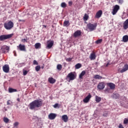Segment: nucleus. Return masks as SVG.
Instances as JSON below:
<instances>
[{"label": "nucleus", "mask_w": 128, "mask_h": 128, "mask_svg": "<svg viewBox=\"0 0 128 128\" xmlns=\"http://www.w3.org/2000/svg\"><path fill=\"white\" fill-rule=\"evenodd\" d=\"M128 124V118H125L124 120V124Z\"/></svg>", "instance_id": "e433bc0d"}, {"label": "nucleus", "mask_w": 128, "mask_h": 128, "mask_svg": "<svg viewBox=\"0 0 128 128\" xmlns=\"http://www.w3.org/2000/svg\"><path fill=\"white\" fill-rule=\"evenodd\" d=\"M122 41L124 42H128V36L125 35L122 37Z\"/></svg>", "instance_id": "b1692460"}, {"label": "nucleus", "mask_w": 128, "mask_h": 128, "mask_svg": "<svg viewBox=\"0 0 128 128\" xmlns=\"http://www.w3.org/2000/svg\"><path fill=\"white\" fill-rule=\"evenodd\" d=\"M102 39H99L96 41V44H102Z\"/></svg>", "instance_id": "72a5a7b5"}, {"label": "nucleus", "mask_w": 128, "mask_h": 128, "mask_svg": "<svg viewBox=\"0 0 128 128\" xmlns=\"http://www.w3.org/2000/svg\"><path fill=\"white\" fill-rule=\"evenodd\" d=\"M49 120H54L56 118V114L54 113H50L48 115Z\"/></svg>", "instance_id": "dca6fc26"}, {"label": "nucleus", "mask_w": 128, "mask_h": 128, "mask_svg": "<svg viewBox=\"0 0 128 128\" xmlns=\"http://www.w3.org/2000/svg\"><path fill=\"white\" fill-rule=\"evenodd\" d=\"M72 58H70L66 59V62H72Z\"/></svg>", "instance_id": "c03bdc74"}, {"label": "nucleus", "mask_w": 128, "mask_h": 128, "mask_svg": "<svg viewBox=\"0 0 128 128\" xmlns=\"http://www.w3.org/2000/svg\"><path fill=\"white\" fill-rule=\"evenodd\" d=\"M14 56H16V53H14Z\"/></svg>", "instance_id": "5fc2aeb1"}, {"label": "nucleus", "mask_w": 128, "mask_h": 128, "mask_svg": "<svg viewBox=\"0 0 128 128\" xmlns=\"http://www.w3.org/2000/svg\"><path fill=\"white\" fill-rule=\"evenodd\" d=\"M102 100V98L98 96H96V102H100Z\"/></svg>", "instance_id": "c756f323"}, {"label": "nucleus", "mask_w": 128, "mask_h": 128, "mask_svg": "<svg viewBox=\"0 0 128 128\" xmlns=\"http://www.w3.org/2000/svg\"><path fill=\"white\" fill-rule=\"evenodd\" d=\"M35 48H36V50H38V48H40L41 46H42V44H40V43H36L35 44Z\"/></svg>", "instance_id": "bb28decb"}, {"label": "nucleus", "mask_w": 128, "mask_h": 128, "mask_svg": "<svg viewBox=\"0 0 128 128\" xmlns=\"http://www.w3.org/2000/svg\"><path fill=\"white\" fill-rule=\"evenodd\" d=\"M19 22H22V20H19Z\"/></svg>", "instance_id": "6e6d98bb"}, {"label": "nucleus", "mask_w": 128, "mask_h": 128, "mask_svg": "<svg viewBox=\"0 0 128 128\" xmlns=\"http://www.w3.org/2000/svg\"><path fill=\"white\" fill-rule=\"evenodd\" d=\"M118 4H122V2H124V0H118Z\"/></svg>", "instance_id": "79ce46f5"}, {"label": "nucleus", "mask_w": 128, "mask_h": 128, "mask_svg": "<svg viewBox=\"0 0 128 128\" xmlns=\"http://www.w3.org/2000/svg\"><path fill=\"white\" fill-rule=\"evenodd\" d=\"M106 86V84L102 82L100 83L98 86V90H104Z\"/></svg>", "instance_id": "4468645a"}, {"label": "nucleus", "mask_w": 128, "mask_h": 128, "mask_svg": "<svg viewBox=\"0 0 128 128\" xmlns=\"http://www.w3.org/2000/svg\"><path fill=\"white\" fill-rule=\"evenodd\" d=\"M61 8H66V4L64 2H62V3H61Z\"/></svg>", "instance_id": "473e14b6"}, {"label": "nucleus", "mask_w": 128, "mask_h": 128, "mask_svg": "<svg viewBox=\"0 0 128 128\" xmlns=\"http://www.w3.org/2000/svg\"><path fill=\"white\" fill-rule=\"evenodd\" d=\"M126 70H128V64H125L124 68L120 71V72L122 74V72H126Z\"/></svg>", "instance_id": "6ab92c4d"}, {"label": "nucleus", "mask_w": 128, "mask_h": 128, "mask_svg": "<svg viewBox=\"0 0 128 128\" xmlns=\"http://www.w3.org/2000/svg\"><path fill=\"white\" fill-rule=\"evenodd\" d=\"M28 72L26 70H23L24 76H26V74H28Z\"/></svg>", "instance_id": "ea45409f"}, {"label": "nucleus", "mask_w": 128, "mask_h": 128, "mask_svg": "<svg viewBox=\"0 0 128 128\" xmlns=\"http://www.w3.org/2000/svg\"><path fill=\"white\" fill-rule=\"evenodd\" d=\"M54 40H48L46 48H48V50L52 48V46H54Z\"/></svg>", "instance_id": "1a4fd4ad"}, {"label": "nucleus", "mask_w": 128, "mask_h": 128, "mask_svg": "<svg viewBox=\"0 0 128 128\" xmlns=\"http://www.w3.org/2000/svg\"><path fill=\"white\" fill-rule=\"evenodd\" d=\"M7 104L8 106L10 105V100H9L7 102Z\"/></svg>", "instance_id": "8fccbe9b"}, {"label": "nucleus", "mask_w": 128, "mask_h": 128, "mask_svg": "<svg viewBox=\"0 0 128 128\" xmlns=\"http://www.w3.org/2000/svg\"><path fill=\"white\" fill-rule=\"evenodd\" d=\"M118 128H124V126H123L122 124H119Z\"/></svg>", "instance_id": "3c124183"}, {"label": "nucleus", "mask_w": 128, "mask_h": 128, "mask_svg": "<svg viewBox=\"0 0 128 128\" xmlns=\"http://www.w3.org/2000/svg\"><path fill=\"white\" fill-rule=\"evenodd\" d=\"M73 36L75 38L80 36H82V31H80V30H77L74 32Z\"/></svg>", "instance_id": "f8f14e48"}, {"label": "nucleus", "mask_w": 128, "mask_h": 128, "mask_svg": "<svg viewBox=\"0 0 128 128\" xmlns=\"http://www.w3.org/2000/svg\"><path fill=\"white\" fill-rule=\"evenodd\" d=\"M4 28L6 30H12V28H14V22L12 21H9L8 22H5L4 24Z\"/></svg>", "instance_id": "7ed1b4c3"}, {"label": "nucleus", "mask_w": 128, "mask_h": 128, "mask_svg": "<svg viewBox=\"0 0 128 128\" xmlns=\"http://www.w3.org/2000/svg\"><path fill=\"white\" fill-rule=\"evenodd\" d=\"M8 90V92H10V94H12V92H18V90H16V89H14L12 88H9Z\"/></svg>", "instance_id": "5701e85b"}, {"label": "nucleus", "mask_w": 128, "mask_h": 128, "mask_svg": "<svg viewBox=\"0 0 128 128\" xmlns=\"http://www.w3.org/2000/svg\"><path fill=\"white\" fill-rule=\"evenodd\" d=\"M1 50L3 54H6V51L8 52L10 51V46L4 45L1 48Z\"/></svg>", "instance_id": "423d86ee"}, {"label": "nucleus", "mask_w": 128, "mask_h": 128, "mask_svg": "<svg viewBox=\"0 0 128 128\" xmlns=\"http://www.w3.org/2000/svg\"><path fill=\"white\" fill-rule=\"evenodd\" d=\"M102 116H104V117L108 116V113H106V112H104V113L103 114H102Z\"/></svg>", "instance_id": "09e8293b"}, {"label": "nucleus", "mask_w": 128, "mask_h": 128, "mask_svg": "<svg viewBox=\"0 0 128 128\" xmlns=\"http://www.w3.org/2000/svg\"><path fill=\"white\" fill-rule=\"evenodd\" d=\"M88 20V14H85L84 18V20Z\"/></svg>", "instance_id": "f704fd0d"}, {"label": "nucleus", "mask_w": 128, "mask_h": 128, "mask_svg": "<svg viewBox=\"0 0 128 128\" xmlns=\"http://www.w3.org/2000/svg\"><path fill=\"white\" fill-rule=\"evenodd\" d=\"M96 54L92 53L90 54V60H96Z\"/></svg>", "instance_id": "412c9836"}, {"label": "nucleus", "mask_w": 128, "mask_h": 128, "mask_svg": "<svg viewBox=\"0 0 128 128\" xmlns=\"http://www.w3.org/2000/svg\"><path fill=\"white\" fill-rule=\"evenodd\" d=\"M33 64H36V66H38V62L36 60H34L33 61Z\"/></svg>", "instance_id": "a19ab883"}, {"label": "nucleus", "mask_w": 128, "mask_h": 128, "mask_svg": "<svg viewBox=\"0 0 128 128\" xmlns=\"http://www.w3.org/2000/svg\"><path fill=\"white\" fill-rule=\"evenodd\" d=\"M48 80H56L54 79L52 77H51L48 78Z\"/></svg>", "instance_id": "de8ad7c7"}, {"label": "nucleus", "mask_w": 128, "mask_h": 128, "mask_svg": "<svg viewBox=\"0 0 128 128\" xmlns=\"http://www.w3.org/2000/svg\"><path fill=\"white\" fill-rule=\"evenodd\" d=\"M56 68L58 70H62V66L60 64H58L57 65Z\"/></svg>", "instance_id": "7c9ffc66"}, {"label": "nucleus", "mask_w": 128, "mask_h": 128, "mask_svg": "<svg viewBox=\"0 0 128 128\" xmlns=\"http://www.w3.org/2000/svg\"><path fill=\"white\" fill-rule=\"evenodd\" d=\"M98 26V23H88L87 24V29L88 30L89 32H94L96 30V27Z\"/></svg>", "instance_id": "f03ea898"}, {"label": "nucleus", "mask_w": 128, "mask_h": 128, "mask_svg": "<svg viewBox=\"0 0 128 128\" xmlns=\"http://www.w3.org/2000/svg\"><path fill=\"white\" fill-rule=\"evenodd\" d=\"M62 120L64 122H68V115H63L62 116Z\"/></svg>", "instance_id": "a211bd4d"}, {"label": "nucleus", "mask_w": 128, "mask_h": 128, "mask_svg": "<svg viewBox=\"0 0 128 128\" xmlns=\"http://www.w3.org/2000/svg\"><path fill=\"white\" fill-rule=\"evenodd\" d=\"M35 70H36V72H40V66H37L35 68Z\"/></svg>", "instance_id": "c9c22d12"}, {"label": "nucleus", "mask_w": 128, "mask_h": 128, "mask_svg": "<svg viewBox=\"0 0 128 128\" xmlns=\"http://www.w3.org/2000/svg\"><path fill=\"white\" fill-rule=\"evenodd\" d=\"M30 110H36V108H41L42 106V101L40 100H36L30 104Z\"/></svg>", "instance_id": "f257e3e1"}, {"label": "nucleus", "mask_w": 128, "mask_h": 128, "mask_svg": "<svg viewBox=\"0 0 128 128\" xmlns=\"http://www.w3.org/2000/svg\"><path fill=\"white\" fill-rule=\"evenodd\" d=\"M102 15V10H99L98 12H96L94 18H100Z\"/></svg>", "instance_id": "ddd939ff"}, {"label": "nucleus", "mask_w": 128, "mask_h": 128, "mask_svg": "<svg viewBox=\"0 0 128 128\" xmlns=\"http://www.w3.org/2000/svg\"><path fill=\"white\" fill-rule=\"evenodd\" d=\"M67 78L70 79V80H74L76 78V74H74L73 72H70L67 76Z\"/></svg>", "instance_id": "39448f33"}, {"label": "nucleus", "mask_w": 128, "mask_h": 128, "mask_svg": "<svg viewBox=\"0 0 128 128\" xmlns=\"http://www.w3.org/2000/svg\"><path fill=\"white\" fill-rule=\"evenodd\" d=\"M84 74H86V71L84 70L82 71L79 76V78H80V80H82V76H84Z\"/></svg>", "instance_id": "a878e982"}, {"label": "nucleus", "mask_w": 128, "mask_h": 128, "mask_svg": "<svg viewBox=\"0 0 128 128\" xmlns=\"http://www.w3.org/2000/svg\"><path fill=\"white\" fill-rule=\"evenodd\" d=\"M124 30H128V18L126 20L123 24Z\"/></svg>", "instance_id": "f3484780"}, {"label": "nucleus", "mask_w": 128, "mask_h": 128, "mask_svg": "<svg viewBox=\"0 0 128 128\" xmlns=\"http://www.w3.org/2000/svg\"><path fill=\"white\" fill-rule=\"evenodd\" d=\"M108 86L110 88V90H114L116 88V84H114L112 82H109L107 84Z\"/></svg>", "instance_id": "2eb2a0df"}, {"label": "nucleus", "mask_w": 128, "mask_h": 128, "mask_svg": "<svg viewBox=\"0 0 128 128\" xmlns=\"http://www.w3.org/2000/svg\"><path fill=\"white\" fill-rule=\"evenodd\" d=\"M112 98L114 100H118L120 98V94L118 93H114L112 96Z\"/></svg>", "instance_id": "aec40b11"}, {"label": "nucleus", "mask_w": 128, "mask_h": 128, "mask_svg": "<svg viewBox=\"0 0 128 128\" xmlns=\"http://www.w3.org/2000/svg\"><path fill=\"white\" fill-rule=\"evenodd\" d=\"M118 10H120V6L118 5H115L112 9V14L113 16H114V14H116V12L118 11Z\"/></svg>", "instance_id": "6e6552de"}, {"label": "nucleus", "mask_w": 128, "mask_h": 128, "mask_svg": "<svg viewBox=\"0 0 128 128\" xmlns=\"http://www.w3.org/2000/svg\"><path fill=\"white\" fill-rule=\"evenodd\" d=\"M94 78H96V80H102V77L100 76V75L96 74L94 76Z\"/></svg>", "instance_id": "c85d7f7f"}, {"label": "nucleus", "mask_w": 128, "mask_h": 128, "mask_svg": "<svg viewBox=\"0 0 128 128\" xmlns=\"http://www.w3.org/2000/svg\"><path fill=\"white\" fill-rule=\"evenodd\" d=\"M17 100H18V102H20V98H18L17 99Z\"/></svg>", "instance_id": "864d4df0"}, {"label": "nucleus", "mask_w": 128, "mask_h": 128, "mask_svg": "<svg viewBox=\"0 0 128 128\" xmlns=\"http://www.w3.org/2000/svg\"><path fill=\"white\" fill-rule=\"evenodd\" d=\"M42 26H44V28H46V26L42 25Z\"/></svg>", "instance_id": "603ef678"}, {"label": "nucleus", "mask_w": 128, "mask_h": 128, "mask_svg": "<svg viewBox=\"0 0 128 128\" xmlns=\"http://www.w3.org/2000/svg\"><path fill=\"white\" fill-rule=\"evenodd\" d=\"M54 108H60V105L58 104H56L54 105Z\"/></svg>", "instance_id": "4c0bfd02"}, {"label": "nucleus", "mask_w": 128, "mask_h": 128, "mask_svg": "<svg viewBox=\"0 0 128 128\" xmlns=\"http://www.w3.org/2000/svg\"><path fill=\"white\" fill-rule=\"evenodd\" d=\"M104 94H112V90L110 88H106V89L104 90Z\"/></svg>", "instance_id": "4be33fe9"}, {"label": "nucleus", "mask_w": 128, "mask_h": 128, "mask_svg": "<svg viewBox=\"0 0 128 128\" xmlns=\"http://www.w3.org/2000/svg\"><path fill=\"white\" fill-rule=\"evenodd\" d=\"M2 70L4 72L8 74L10 72V66L8 64H5L2 66Z\"/></svg>", "instance_id": "9d476101"}, {"label": "nucleus", "mask_w": 128, "mask_h": 128, "mask_svg": "<svg viewBox=\"0 0 128 128\" xmlns=\"http://www.w3.org/2000/svg\"><path fill=\"white\" fill-rule=\"evenodd\" d=\"M17 50H20L21 52H26V46L20 44L17 46Z\"/></svg>", "instance_id": "0eeeda50"}, {"label": "nucleus", "mask_w": 128, "mask_h": 128, "mask_svg": "<svg viewBox=\"0 0 128 128\" xmlns=\"http://www.w3.org/2000/svg\"><path fill=\"white\" fill-rule=\"evenodd\" d=\"M82 68V64L78 63L75 65V68L76 70H78V68Z\"/></svg>", "instance_id": "cd10ccee"}, {"label": "nucleus", "mask_w": 128, "mask_h": 128, "mask_svg": "<svg viewBox=\"0 0 128 128\" xmlns=\"http://www.w3.org/2000/svg\"><path fill=\"white\" fill-rule=\"evenodd\" d=\"M48 82H50V84H54L56 80H48Z\"/></svg>", "instance_id": "a18cd8bd"}, {"label": "nucleus", "mask_w": 128, "mask_h": 128, "mask_svg": "<svg viewBox=\"0 0 128 128\" xmlns=\"http://www.w3.org/2000/svg\"><path fill=\"white\" fill-rule=\"evenodd\" d=\"M68 5L70 6H72V1L69 2Z\"/></svg>", "instance_id": "49530a36"}, {"label": "nucleus", "mask_w": 128, "mask_h": 128, "mask_svg": "<svg viewBox=\"0 0 128 128\" xmlns=\"http://www.w3.org/2000/svg\"><path fill=\"white\" fill-rule=\"evenodd\" d=\"M12 36H14V34L1 35L0 36V40L3 41L6 40H8L9 38H12Z\"/></svg>", "instance_id": "20e7f679"}, {"label": "nucleus", "mask_w": 128, "mask_h": 128, "mask_svg": "<svg viewBox=\"0 0 128 128\" xmlns=\"http://www.w3.org/2000/svg\"><path fill=\"white\" fill-rule=\"evenodd\" d=\"M70 21L68 20H64L63 24V26H70Z\"/></svg>", "instance_id": "393cba45"}, {"label": "nucleus", "mask_w": 128, "mask_h": 128, "mask_svg": "<svg viewBox=\"0 0 128 128\" xmlns=\"http://www.w3.org/2000/svg\"><path fill=\"white\" fill-rule=\"evenodd\" d=\"M92 98V95L90 94H89L88 96H87L84 100L83 102H84V104H88V102H90V100Z\"/></svg>", "instance_id": "9b49d317"}, {"label": "nucleus", "mask_w": 128, "mask_h": 128, "mask_svg": "<svg viewBox=\"0 0 128 128\" xmlns=\"http://www.w3.org/2000/svg\"><path fill=\"white\" fill-rule=\"evenodd\" d=\"M22 42H28V40H26V38H23V39H22Z\"/></svg>", "instance_id": "37998d69"}, {"label": "nucleus", "mask_w": 128, "mask_h": 128, "mask_svg": "<svg viewBox=\"0 0 128 128\" xmlns=\"http://www.w3.org/2000/svg\"><path fill=\"white\" fill-rule=\"evenodd\" d=\"M3 120H4V122H6V124H8V122H10V120L6 117H4Z\"/></svg>", "instance_id": "2f4dec72"}, {"label": "nucleus", "mask_w": 128, "mask_h": 128, "mask_svg": "<svg viewBox=\"0 0 128 128\" xmlns=\"http://www.w3.org/2000/svg\"><path fill=\"white\" fill-rule=\"evenodd\" d=\"M20 124V123H18V122H16L14 124V128H16V126H18V124Z\"/></svg>", "instance_id": "58836bf2"}]
</instances>
